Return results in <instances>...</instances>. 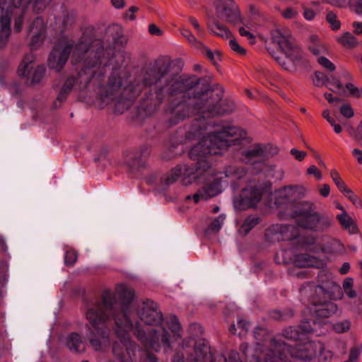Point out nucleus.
Returning <instances> with one entry per match:
<instances>
[{
  "mask_svg": "<svg viewBox=\"0 0 362 362\" xmlns=\"http://www.w3.org/2000/svg\"><path fill=\"white\" fill-rule=\"evenodd\" d=\"M134 297V291L123 284L117 286L115 292L103 291L101 300L91 305L86 313V318L90 325V344L96 351H105L110 347V329L105 322L112 317L115 333L119 339V342L112 345L115 362H157L153 354L140 350L130 337L133 324L129 308Z\"/></svg>",
  "mask_w": 362,
  "mask_h": 362,
  "instance_id": "obj_1",
  "label": "nucleus"
},
{
  "mask_svg": "<svg viewBox=\"0 0 362 362\" xmlns=\"http://www.w3.org/2000/svg\"><path fill=\"white\" fill-rule=\"evenodd\" d=\"M211 124H203L197 119L186 132L185 139L188 141L200 139L197 144L189 151L190 158L196 161V166L186 163L177 165L160 180L163 189L178 179L185 186L194 183L200 176H206V182L204 187L192 197L194 202L207 200L221 192V180L222 177H216L214 170H211L213 163L212 156L219 155L228 146L235 144L240 139L245 138L246 133L233 126L216 127L211 131Z\"/></svg>",
  "mask_w": 362,
  "mask_h": 362,
  "instance_id": "obj_2",
  "label": "nucleus"
},
{
  "mask_svg": "<svg viewBox=\"0 0 362 362\" xmlns=\"http://www.w3.org/2000/svg\"><path fill=\"white\" fill-rule=\"evenodd\" d=\"M94 62L88 59L85 66L76 74L69 76L63 83L57 100L55 107L64 102L71 90L75 88L80 91L95 93L98 95L101 106L111 105L117 114H122L128 107L129 101L121 99L122 81L118 71H112L104 85L105 66L101 65L99 55H94Z\"/></svg>",
  "mask_w": 362,
  "mask_h": 362,
  "instance_id": "obj_3",
  "label": "nucleus"
},
{
  "mask_svg": "<svg viewBox=\"0 0 362 362\" xmlns=\"http://www.w3.org/2000/svg\"><path fill=\"white\" fill-rule=\"evenodd\" d=\"M202 84L196 76H180L170 81L166 109L170 125H175L194 115L204 119L199 110L204 106Z\"/></svg>",
  "mask_w": 362,
  "mask_h": 362,
  "instance_id": "obj_4",
  "label": "nucleus"
},
{
  "mask_svg": "<svg viewBox=\"0 0 362 362\" xmlns=\"http://www.w3.org/2000/svg\"><path fill=\"white\" fill-rule=\"evenodd\" d=\"M70 54L76 63L81 59H84L85 63L88 59H91V61L94 62V55H99L102 64L105 52L102 42L100 40H93L84 32L77 43L72 39L64 38L56 45L48 59L49 69L59 72L64 68Z\"/></svg>",
  "mask_w": 362,
  "mask_h": 362,
  "instance_id": "obj_5",
  "label": "nucleus"
},
{
  "mask_svg": "<svg viewBox=\"0 0 362 362\" xmlns=\"http://www.w3.org/2000/svg\"><path fill=\"white\" fill-rule=\"evenodd\" d=\"M141 322H136L134 331L136 337L146 348L158 351L162 347H170L168 332L163 326V315L156 303L151 300L143 302L139 313Z\"/></svg>",
  "mask_w": 362,
  "mask_h": 362,
  "instance_id": "obj_6",
  "label": "nucleus"
},
{
  "mask_svg": "<svg viewBox=\"0 0 362 362\" xmlns=\"http://www.w3.org/2000/svg\"><path fill=\"white\" fill-rule=\"evenodd\" d=\"M170 64L162 59L156 60L151 64L144 74L142 78L135 84H131L127 87H123L124 84L125 73L119 69H113L112 71H118L121 76L122 85L121 86V99H127L129 101L127 110L131 106L133 99L141 92L144 88L150 87L161 82L162 80L168 81L167 73L169 70Z\"/></svg>",
  "mask_w": 362,
  "mask_h": 362,
  "instance_id": "obj_7",
  "label": "nucleus"
},
{
  "mask_svg": "<svg viewBox=\"0 0 362 362\" xmlns=\"http://www.w3.org/2000/svg\"><path fill=\"white\" fill-rule=\"evenodd\" d=\"M201 89H203L204 106L199 107L204 115V119L212 118L218 115L231 113L235 108L232 100H225L220 103L223 98V92L214 90L208 83H202Z\"/></svg>",
  "mask_w": 362,
  "mask_h": 362,
  "instance_id": "obj_8",
  "label": "nucleus"
},
{
  "mask_svg": "<svg viewBox=\"0 0 362 362\" xmlns=\"http://www.w3.org/2000/svg\"><path fill=\"white\" fill-rule=\"evenodd\" d=\"M320 285H315L311 283H306L300 288V293L303 297L309 299L310 296H315L318 298H328L333 300L341 299L343 293L340 286L332 279H329L325 272H320Z\"/></svg>",
  "mask_w": 362,
  "mask_h": 362,
  "instance_id": "obj_9",
  "label": "nucleus"
},
{
  "mask_svg": "<svg viewBox=\"0 0 362 362\" xmlns=\"http://www.w3.org/2000/svg\"><path fill=\"white\" fill-rule=\"evenodd\" d=\"M259 349L262 351L264 359L253 357L250 362H293V358H295L290 354L291 346L282 341L279 335L272 338L265 349L262 350L260 347Z\"/></svg>",
  "mask_w": 362,
  "mask_h": 362,
  "instance_id": "obj_10",
  "label": "nucleus"
},
{
  "mask_svg": "<svg viewBox=\"0 0 362 362\" xmlns=\"http://www.w3.org/2000/svg\"><path fill=\"white\" fill-rule=\"evenodd\" d=\"M30 0H0V49L4 47L11 34V16L15 8H23Z\"/></svg>",
  "mask_w": 362,
  "mask_h": 362,
  "instance_id": "obj_11",
  "label": "nucleus"
},
{
  "mask_svg": "<svg viewBox=\"0 0 362 362\" xmlns=\"http://www.w3.org/2000/svg\"><path fill=\"white\" fill-rule=\"evenodd\" d=\"M272 42L276 44L283 53L293 62L303 59V52L295 43L288 28H276L272 31Z\"/></svg>",
  "mask_w": 362,
  "mask_h": 362,
  "instance_id": "obj_12",
  "label": "nucleus"
},
{
  "mask_svg": "<svg viewBox=\"0 0 362 362\" xmlns=\"http://www.w3.org/2000/svg\"><path fill=\"white\" fill-rule=\"evenodd\" d=\"M35 59L36 57L33 54H28L18 69V75L25 77L26 83L30 85L40 83L44 78L46 71L43 65L35 64Z\"/></svg>",
  "mask_w": 362,
  "mask_h": 362,
  "instance_id": "obj_13",
  "label": "nucleus"
},
{
  "mask_svg": "<svg viewBox=\"0 0 362 362\" xmlns=\"http://www.w3.org/2000/svg\"><path fill=\"white\" fill-rule=\"evenodd\" d=\"M215 7L218 19L234 25L243 22L239 9L233 0H218L216 2Z\"/></svg>",
  "mask_w": 362,
  "mask_h": 362,
  "instance_id": "obj_14",
  "label": "nucleus"
},
{
  "mask_svg": "<svg viewBox=\"0 0 362 362\" xmlns=\"http://www.w3.org/2000/svg\"><path fill=\"white\" fill-rule=\"evenodd\" d=\"M315 211V206L313 203L302 202L299 204L298 209L293 211L291 216L296 219L298 226L313 231Z\"/></svg>",
  "mask_w": 362,
  "mask_h": 362,
  "instance_id": "obj_15",
  "label": "nucleus"
},
{
  "mask_svg": "<svg viewBox=\"0 0 362 362\" xmlns=\"http://www.w3.org/2000/svg\"><path fill=\"white\" fill-rule=\"evenodd\" d=\"M321 349H322V344L320 341L308 340L297 344L295 347H291L290 354L295 358L310 361L317 356Z\"/></svg>",
  "mask_w": 362,
  "mask_h": 362,
  "instance_id": "obj_16",
  "label": "nucleus"
},
{
  "mask_svg": "<svg viewBox=\"0 0 362 362\" xmlns=\"http://www.w3.org/2000/svg\"><path fill=\"white\" fill-rule=\"evenodd\" d=\"M263 189L257 186H250L244 189L239 198L234 202L235 207L240 210L255 206L261 199Z\"/></svg>",
  "mask_w": 362,
  "mask_h": 362,
  "instance_id": "obj_17",
  "label": "nucleus"
},
{
  "mask_svg": "<svg viewBox=\"0 0 362 362\" xmlns=\"http://www.w3.org/2000/svg\"><path fill=\"white\" fill-rule=\"evenodd\" d=\"M266 236L272 242L291 240L298 236V232L293 226L276 224L267 229Z\"/></svg>",
  "mask_w": 362,
  "mask_h": 362,
  "instance_id": "obj_18",
  "label": "nucleus"
},
{
  "mask_svg": "<svg viewBox=\"0 0 362 362\" xmlns=\"http://www.w3.org/2000/svg\"><path fill=\"white\" fill-rule=\"evenodd\" d=\"M306 189L303 186L289 185L284 187L275 192V204L277 206L282 205H292L291 201L305 196Z\"/></svg>",
  "mask_w": 362,
  "mask_h": 362,
  "instance_id": "obj_19",
  "label": "nucleus"
},
{
  "mask_svg": "<svg viewBox=\"0 0 362 362\" xmlns=\"http://www.w3.org/2000/svg\"><path fill=\"white\" fill-rule=\"evenodd\" d=\"M319 298L315 296H310V298L311 303L314 305L312 310L313 315L316 320L327 318L333 315L337 310V305L331 301H321Z\"/></svg>",
  "mask_w": 362,
  "mask_h": 362,
  "instance_id": "obj_20",
  "label": "nucleus"
},
{
  "mask_svg": "<svg viewBox=\"0 0 362 362\" xmlns=\"http://www.w3.org/2000/svg\"><path fill=\"white\" fill-rule=\"evenodd\" d=\"M28 35L30 37L31 48L35 49L39 47L45 35V27L42 18L37 17L34 20L29 28Z\"/></svg>",
  "mask_w": 362,
  "mask_h": 362,
  "instance_id": "obj_21",
  "label": "nucleus"
},
{
  "mask_svg": "<svg viewBox=\"0 0 362 362\" xmlns=\"http://www.w3.org/2000/svg\"><path fill=\"white\" fill-rule=\"evenodd\" d=\"M243 159L250 164L263 160L268 156L267 148L258 144L243 153Z\"/></svg>",
  "mask_w": 362,
  "mask_h": 362,
  "instance_id": "obj_22",
  "label": "nucleus"
},
{
  "mask_svg": "<svg viewBox=\"0 0 362 362\" xmlns=\"http://www.w3.org/2000/svg\"><path fill=\"white\" fill-rule=\"evenodd\" d=\"M196 354L192 362H214L210 347L204 341H199L194 347Z\"/></svg>",
  "mask_w": 362,
  "mask_h": 362,
  "instance_id": "obj_23",
  "label": "nucleus"
},
{
  "mask_svg": "<svg viewBox=\"0 0 362 362\" xmlns=\"http://www.w3.org/2000/svg\"><path fill=\"white\" fill-rule=\"evenodd\" d=\"M293 263L298 267H320L322 264L318 259L308 254L295 255Z\"/></svg>",
  "mask_w": 362,
  "mask_h": 362,
  "instance_id": "obj_24",
  "label": "nucleus"
},
{
  "mask_svg": "<svg viewBox=\"0 0 362 362\" xmlns=\"http://www.w3.org/2000/svg\"><path fill=\"white\" fill-rule=\"evenodd\" d=\"M207 28L209 32L216 36L224 39H229L232 37L230 31L223 24L212 18L207 23Z\"/></svg>",
  "mask_w": 362,
  "mask_h": 362,
  "instance_id": "obj_25",
  "label": "nucleus"
},
{
  "mask_svg": "<svg viewBox=\"0 0 362 362\" xmlns=\"http://www.w3.org/2000/svg\"><path fill=\"white\" fill-rule=\"evenodd\" d=\"M332 222V217L315 211L313 231L325 232L331 227Z\"/></svg>",
  "mask_w": 362,
  "mask_h": 362,
  "instance_id": "obj_26",
  "label": "nucleus"
},
{
  "mask_svg": "<svg viewBox=\"0 0 362 362\" xmlns=\"http://www.w3.org/2000/svg\"><path fill=\"white\" fill-rule=\"evenodd\" d=\"M245 170L243 168L230 165L225 168L223 172L215 173L216 177H222L223 178L240 179L245 175Z\"/></svg>",
  "mask_w": 362,
  "mask_h": 362,
  "instance_id": "obj_27",
  "label": "nucleus"
},
{
  "mask_svg": "<svg viewBox=\"0 0 362 362\" xmlns=\"http://www.w3.org/2000/svg\"><path fill=\"white\" fill-rule=\"evenodd\" d=\"M66 345L71 351L74 352H81L85 349L81 337L75 332L67 336L66 339Z\"/></svg>",
  "mask_w": 362,
  "mask_h": 362,
  "instance_id": "obj_28",
  "label": "nucleus"
},
{
  "mask_svg": "<svg viewBox=\"0 0 362 362\" xmlns=\"http://www.w3.org/2000/svg\"><path fill=\"white\" fill-rule=\"evenodd\" d=\"M167 323H168L169 329L173 333V335L171 339L170 337V335L168 334L169 339H170V344L172 340H177L181 338L182 327H181V325H180L177 318L175 316L170 317L168 319ZM163 349L166 351L168 349H170V346L168 348L167 347V348H163Z\"/></svg>",
  "mask_w": 362,
  "mask_h": 362,
  "instance_id": "obj_29",
  "label": "nucleus"
},
{
  "mask_svg": "<svg viewBox=\"0 0 362 362\" xmlns=\"http://www.w3.org/2000/svg\"><path fill=\"white\" fill-rule=\"evenodd\" d=\"M105 35L108 40L111 38L114 43H122V41L121 40V38L123 37L122 29L117 24L109 25L105 29Z\"/></svg>",
  "mask_w": 362,
  "mask_h": 362,
  "instance_id": "obj_30",
  "label": "nucleus"
},
{
  "mask_svg": "<svg viewBox=\"0 0 362 362\" xmlns=\"http://www.w3.org/2000/svg\"><path fill=\"white\" fill-rule=\"evenodd\" d=\"M105 35L108 40L111 38L114 43H122V41L121 40V38L123 37L122 29L117 24L109 25L105 29Z\"/></svg>",
  "mask_w": 362,
  "mask_h": 362,
  "instance_id": "obj_31",
  "label": "nucleus"
},
{
  "mask_svg": "<svg viewBox=\"0 0 362 362\" xmlns=\"http://www.w3.org/2000/svg\"><path fill=\"white\" fill-rule=\"evenodd\" d=\"M29 5H26L23 8H15L13 10V15L16 16L14 19V30L16 33H19L22 30L25 9Z\"/></svg>",
  "mask_w": 362,
  "mask_h": 362,
  "instance_id": "obj_32",
  "label": "nucleus"
},
{
  "mask_svg": "<svg viewBox=\"0 0 362 362\" xmlns=\"http://www.w3.org/2000/svg\"><path fill=\"white\" fill-rule=\"evenodd\" d=\"M337 219L341 225L344 228L348 229L350 233H354L356 232L357 228L356 225L354 224L352 218L345 211L337 216Z\"/></svg>",
  "mask_w": 362,
  "mask_h": 362,
  "instance_id": "obj_33",
  "label": "nucleus"
},
{
  "mask_svg": "<svg viewBox=\"0 0 362 362\" xmlns=\"http://www.w3.org/2000/svg\"><path fill=\"white\" fill-rule=\"evenodd\" d=\"M259 223V218L257 216H248L243 223L240 233L247 235L255 226Z\"/></svg>",
  "mask_w": 362,
  "mask_h": 362,
  "instance_id": "obj_34",
  "label": "nucleus"
},
{
  "mask_svg": "<svg viewBox=\"0 0 362 362\" xmlns=\"http://www.w3.org/2000/svg\"><path fill=\"white\" fill-rule=\"evenodd\" d=\"M338 42L346 48H353L358 44L356 38L350 33L346 32L337 38Z\"/></svg>",
  "mask_w": 362,
  "mask_h": 362,
  "instance_id": "obj_35",
  "label": "nucleus"
},
{
  "mask_svg": "<svg viewBox=\"0 0 362 362\" xmlns=\"http://www.w3.org/2000/svg\"><path fill=\"white\" fill-rule=\"evenodd\" d=\"M315 320L316 319L313 321L303 320L301 322L298 329L301 334L302 339L304 334L313 333L316 331V327L319 325L315 322Z\"/></svg>",
  "mask_w": 362,
  "mask_h": 362,
  "instance_id": "obj_36",
  "label": "nucleus"
},
{
  "mask_svg": "<svg viewBox=\"0 0 362 362\" xmlns=\"http://www.w3.org/2000/svg\"><path fill=\"white\" fill-rule=\"evenodd\" d=\"M275 60L281 65L284 69L291 71L295 68V66L299 64L300 61L297 62H293L289 57H288L286 54L285 57L283 56H274Z\"/></svg>",
  "mask_w": 362,
  "mask_h": 362,
  "instance_id": "obj_37",
  "label": "nucleus"
},
{
  "mask_svg": "<svg viewBox=\"0 0 362 362\" xmlns=\"http://www.w3.org/2000/svg\"><path fill=\"white\" fill-rule=\"evenodd\" d=\"M281 335L286 339L298 341L301 340V334L298 329L293 327H288L282 331Z\"/></svg>",
  "mask_w": 362,
  "mask_h": 362,
  "instance_id": "obj_38",
  "label": "nucleus"
},
{
  "mask_svg": "<svg viewBox=\"0 0 362 362\" xmlns=\"http://www.w3.org/2000/svg\"><path fill=\"white\" fill-rule=\"evenodd\" d=\"M291 255V250L283 249L276 253L275 259L278 264H289L292 261Z\"/></svg>",
  "mask_w": 362,
  "mask_h": 362,
  "instance_id": "obj_39",
  "label": "nucleus"
},
{
  "mask_svg": "<svg viewBox=\"0 0 362 362\" xmlns=\"http://www.w3.org/2000/svg\"><path fill=\"white\" fill-rule=\"evenodd\" d=\"M293 315L291 310H286L283 312L279 310H274L271 312L270 317L277 320H286Z\"/></svg>",
  "mask_w": 362,
  "mask_h": 362,
  "instance_id": "obj_40",
  "label": "nucleus"
},
{
  "mask_svg": "<svg viewBox=\"0 0 362 362\" xmlns=\"http://www.w3.org/2000/svg\"><path fill=\"white\" fill-rule=\"evenodd\" d=\"M225 216L223 214L219 215L210 224L207 229V232L216 233L219 231L220 229L222 228Z\"/></svg>",
  "mask_w": 362,
  "mask_h": 362,
  "instance_id": "obj_41",
  "label": "nucleus"
},
{
  "mask_svg": "<svg viewBox=\"0 0 362 362\" xmlns=\"http://www.w3.org/2000/svg\"><path fill=\"white\" fill-rule=\"evenodd\" d=\"M181 34L191 45L197 47L202 46V43L197 40V39L189 30L182 28L181 30Z\"/></svg>",
  "mask_w": 362,
  "mask_h": 362,
  "instance_id": "obj_42",
  "label": "nucleus"
},
{
  "mask_svg": "<svg viewBox=\"0 0 362 362\" xmlns=\"http://www.w3.org/2000/svg\"><path fill=\"white\" fill-rule=\"evenodd\" d=\"M330 176L335 185L337 186L338 189L341 192L348 188L344 182L341 179L339 173L336 170H332L331 171Z\"/></svg>",
  "mask_w": 362,
  "mask_h": 362,
  "instance_id": "obj_43",
  "label": "nucleus"
},
{
  "mask_svg": "<svg viewBox=\"0 0 362 362\" xmlns=\"http://www.w3.org/2000/svg\"><path fill=\"white\" fill-rule=\"evenodd\" d=\"M254 337L258 341L257 346H260V343L267 341L269 335L266 329L262 327H257L254 331Z\"/></svg>",
  "mask_w": 362,
  "mask_h": 362,
  "instance_id": "obj_44",
  "label": "nucleus"
},
{
  "mask_svg": "<svg viewBox=\"0 0 362 362\" xmlns=\"http://www.w3.org/2000/svg\"><path fill=\"white\" fill-rule=\"evenodd\" d=\"M351 322L349 320H343L337 322L333 325V329L338 333H344L348 332L351 328Z\"/></svg>",
  "mask_w": 362,
  "mask_h": 362,
  "instance_id": "obj_45",
  "label": "nucleus"
},
{
  "mask_svg": "<svg viewBox=\"0 0 362 362\" xmlns=\"http://www.w3.org/2000/svg\"><path fill=\"white\" fill-rule=\"evenodd\" d=\"M326 18L332 30H337L340 28L341 23L337 19V15L334 12H328Z\"/></svg>",
  "mask_w": 362,
  "mask_h": 362,
  "instance_id": "obj_46",
  "label": "nucleus"
},
{
  "mask_svg": "<svg viewBox=\"0 0 362 362\" xmlns=\"http://www.w3.org/2000/svg\"><path fill=\"white\" fill-rule=\"evenodd\" d=\"M327 78L326 75L322 72L316 71L313 76V82L315 86L321 87L325 84Z\"/></svg>",
  "mask_w": 362,
  "mask_h": 362,
  "instance_id": "obj_47",
  "label": "nucleus"
},
{
  "mask_svg": "<svg viewBox=\"0 0 362 362\" xmlns=\"http://www.w3.org/2000/svg\"><path fill=\"white\" fill-rule=\"evenodd\" d=\"M205 51L206 57L214 63H216L220 59V54L218 51L213 52L209 48L202 44V46H199Z\"/></svg>",
  "mask_w": 362,
  "mask_h": 362,
  "instance_id": "obj_48",
  "label": "nucleus"
},
{
  "mask_svg": "<svg viewBox=\"0 0 362 362\" xmlns=\"http://www.w3.org/2000/svg\"><path fill=\"white\" fill-rule=\"evenodd\" d=\"M78 255L74 250H67L64 255V263L68 266H73L76 262Z\"/></svg>",
  "mask_w": 362,
  "mask_h": 362,
  "instance_id": "obj_49",
  "label": "nucleus"
},
{
  "mask_svg": "<svg viewBox=\"0 0 362 362\" xmlns=\"http://www.w3.org/2000/svg\"><path fill=\"white\" fill-rule=\"evenodd\" d=\"M339 111L346 118H351L354 115V110L349 103L343 104L340 107Z\"/></svg>",
  "mask_w": 362,
  "mask_h": 362,
  "instance_id": "obj_50",
  "label": "nucleus"
},
{
  "mask_svg": "<svg viewBox=\"0 0 362 362\" xmlns=\"http://www.w3.org/2000/svg\"><path fill=\"white\" fill-rule=\"evenodd\" d=\"M309 49L315 55H319V54L325 53L326 52L325 46L323 44H322L321 42L317 43V44H310Z\"/></svg>",
  "mask_w": 362,
  "mask_h": 362,
  "instance_id": "obj_51",
  "label": "nucleus"
},
{
  "mask_svg": "<svg viewBox=\"0 0 362 362\" xmlns=\"http://www.w3.org/2000/svg\"><path fill=\"white\" fill-rule=\"evenodd\" d=\"M347 198L357 207L361 206V202L356 195L349 188L343 192Z\"/></svg>",
  "mask_w": 362,
  "mask_h": 362,
  "instance_id": "obj_52",
  "label": "nucleus"
},
{
  "mask_svg": "<svg viewBox=\"0 0 362 362\" xmlns=\"http://www.w3.org/2000/svg\"><path fill=\"white\" fill-rule=\"evenodd\" d=\"M318 63L322 66L324 68L333 71L335 70L336 66L334 64L330 62L327 58L325 57H320L317 59Z\"/></svg>",
  "mask_w": 362,
  "mask_h": 362,
  "instance_id": "obj_53",
  "label": "nucleus"
},
{
  "mask_svg": "<svg viewBox=\"0 0 362 362\" xmlns=\"http://www.w3.org/2000/svg\"><path fill=\"white\" fill-rule=\"evenodd\" d=\"M362 350V346L361 345H356L354 347H352L350 350L349 354V359L355 362L358 360Z\"/></svg>",
  "mask_w": 362,
  "mask_h": 362,
  "instance_id": "obj_54",
  "label": "nucleus"
},
{
  "mask_svg": "<svg viewBox=\"0 0 362 362\" xmlns=\"http://www.w3.org/2000/svg\"><path fill=\"white\" fill-rule=\"evenodd\" d=\"M229 39V46L233 51L240 54H244L245 53V49L242 47L235 39L232 38V37Z\"/></svg>",
  "mask_w": 362,
  "mask_h": 362,
  "instance_id": "obj_55",
  "label": "nucleus"
},
{
  "mask_svg": "<svg viewBox=\"0 0 362 362\" xmlns=\"http://www.w3.org/2000/svg\"><path fill=\"white\" fill-rule=\"evenodd\" d=\"M346 89L349 91L350 94L356 98H359L362 94V88L358 89L353 83H348L346 84Z\"/></svg>",
  "mask_w": 362,
  "mask_h": 362,
  "instance_id": "obj_56",
  "label": "nucleus"
},
{
  "mask_svg": "<svg viewBox=\"0 0 362 362\" xmlns=\"http://www.w3.org/2000/svg\"><path fill=\"white\" fill-rule=\"evenodd\" d=\"M239 33L240 35L246 37L247 39H249L251 44H254L255 42V38L254 35L250 30H247V28L240 27L239 28Z\"/></svg>",
  "mask_w": 362,
  "mask_h": 362,
  "instance_id": "obj_57",
  "label": "nucleus"
},
{
  "mask_svg": "<svg viewBox=\"0 0 362 362\" xmlns=\"http://www.w3.org/2000/svg\"><path fill=\"white\" fill-rule=\"evenodd\" d=\"M282 16L286 19H294L297 18L298 13V12L293 8H287L281 13Z\"/></svg>",
  "mask_w": 362,
  "mask_h": 362,
  "instance_id": "obj_58",
  "label": "nucleus"
},
{
  "mask_svg": "<svg viewBox=\"0 0 362 362\" xmlns=\"http://www.w3.org/2000/svg\"><path fill=\"white\" fill-rule=\"evenodd\" d=\"M52 0H33L35 8L39 11L44 9Z\"/></svg>",
  "mask_w": 362,
  "mask_h": 362,
  "instance_id": "obj_59",
  "label": "nucleus"
},
{
  "mask_svg": "<svg viewBox=\"0 0 362 362\" xmlns=\"http://www.w3.org/2000/svg\"><path fill=\"white\" fill-rule=\"evenodd\" d=\"M318 354H320L321 360L325 361H329L333 357V353L329 350H325L323 346L322 349L319 351Z\"/></svg>",
  "mask_w": 362,
  "mask_h": 362,
  "instance_id": "obj_60",
  "label": "nucleus"
},
{
  "mask_svg": "<svg viewBox=\"0 0 362 362\" xmlns=\"http://www.w3.org/2000/svg\"><path fill=\"white\" fill-rule=\"evenodd\" d=\"M307 173L309 175H314L315 177V178L318 180H320L322 177V173L320 172V170L317 169V168L314 165L310 166L308 168Z\"/></svg>",
  "mask_w": 362,
  "mask_h": 362,
  "instance_id": "obj_61",
  "label": "nucleus"
},
{
  "mask_svg": "<svg viewBox=\"0 0 362 362\" xmlns=\"http://www.w3.org/2000/svg\"><path fill=\"white\" fill-rule=\"evenodd\" d=\"M291 153L295 157V158L299 161L303 160L306 156L307 153L305 151H299L296 148H292Z\"/></svg>",
  "mask_w": 362,
  "mask_h": 362,
  "instance_id": "obj_62",
  "label": "nucleus"
},
{
  "mask_svg": "<svg viewBox=\"0 0 362 362\" xmlns=\"http://www.w3.org/2000/svg\"><path fill=\"white\" fill-rule=\"evenodd\" d=\"M225 362H241L239 360V355L237 352L232 351L228 356V357L223 356Z\"/></svg>",
  "mask_w": 362,
  "mask_h": 362,
  "instance_id": "obj_63",
  "label": "nucleus"
},
{
  "mask_svg": "<svg viewBox=\"0 0 362 362\" xmlns=\"http://www.w3.org/2000/svg\"><path fill=\"white\" fill-rule=\"evenodd\" d=\"M189 21L190 23L192 25V26L194 28V29L197 30V33L202 36L203 35V30L201 28L200 25L199 24L197 20L194 18V17H190L189 18Z\"/></svg>",
  "mask_w": 362,
  "mask_h": 362,
  "instance_id": "obj_64",
  "label": "nucleus"
}]
</instances>
